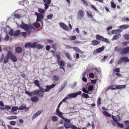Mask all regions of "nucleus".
<instances>
[{
  "mask_svg": "<svg viewBox=\"0 0 129 129\" xmlns=\"http://www.w3.org/2000/svg\"><path fill=\"white\" fill-rule=\"evenodd\" d=\"M112 117L113 121H112L111 122L114 126L121 128H123V124L118 122L120 121L121 120L119 116L117 115L116 116H114L113 115H112Z\"/></svg>",
  "mask_w": 129,
  "mask_h": 129,
  "instance_id": "f257e3e1",
  "label": "nucleus"
},
{
  "mask_svg": "<svg viewBox=\"0 0 129 129\" xmlns=\"http://www.w3.org/2000/svg\"><path fill=\"white\" fill-rule=\"evenodd\" d=\"M22 24L20 25H19L18 24H17L18 26L19 27H21L25 31H27V33L28 35H29L30 33V31L29 30L30 28L29 25L24 23L22 21Z\"/></svg>",
  "mask_w": 129,
  "mask_h": 129,
  "instance_id": "f03ea898",
  "label": "nucleus"
},
{
  "mask_svg": "<svg viewBox=\"0 0 129 129\" xmlns=\"http://www.w3.org/2000/svg\"><path fill=\"white\" fill-rule=\"evenodd\" d=\"M82 93L81 91L77 92L75 93L70 94L67 95L69 99L71 98H75L78 95H80Z\"/></svg>",
  "mask_w": 129,
  "mask_h": 129,
  "instance_id": "7ed1b4c3",
  "label": "nucleus"
},
{
  "mask_svg": "<svg viewBox=\"0 0 129 129\" xmlns=\"http://www.w3.org/2000/svg\"><path fill=\"white\" fill-rule=\"evenodd\" d=\"M84 15V11L82 10H80L78 12L77 15L78 19H81L83 17Z\"/></svg>",
  "mask_w": 129,
  "mask_h": 129,
  "instance_id": "20e7f679",
  "label": "nucleus"
},
{
  "mask_svg": "<svg viewBox=\"0 0 129 129\" xmlns=\"http://www.w3.org/2000/svg\"><path fill=\"white\" fill-rule=\"evenodd\" d=\"M35 15L37 16V19L36 21L37 22L41 21L44 18L43 16L41 14L35 12Z\"/></svg>",
  "mask_w": 129,
  "mask_h": 129,
  "instance_id": "39448f33",
  "label": "nucleus"
},
{
  "mask_svg": "<svg viewBox=\"0 0 129 129\" xmlns=\"http://www.w3.org/2000/svg\"><path fill=\"white\" fill-rule=\"evenodd\" d=\"M129 53V47L124 48L121 51L120 54H128Z\"/></svg>",
  "mask_w": 129,
  "mask_h": 129,
  "instance_id": "423d86ee",
  "label": "nucleus"
},
{
  "mask_svg": "<svg viewBox=\"0 0 129 129\" xmlns=\"http://www.w3.org/2000/svg\"><path fill=\"white\" fill-rule=\"evenodd\" d=\"M59 25L60 27L63 28L64 30L67 31L69 30V27L66 24L62 22L59 23Z\"/></svg>",
  "mask_w": 129,
  "mask_h": 129,
  "instance_id": "0eeeda50",
  "label": "nucleus"
},
{
  "mask_svg": "<svg viewBox=\"0 0 129 129\" xmlns=\"http://www.w3.org/2000/svg\"><path fill=\"white\" fill-rule=\"evenodd\" d=\"M43 110H41L37 112L33 115L32 118V119L34 120L35 119L36 117L40 115L43 112Z\"/></svg>",
  "mask_w": 129,
  "mask_h": 129,
  "instance_id": "6e6552de",
  "label": "nucleus"
},
{
  "mask_svg": "<svg viewBox=\"0 0 129 129\" xmlns=\"http://www.w3.org/2000/svg\"><path fill=\"white\" fill-rule=\"evenodd\" d=\"M56 85L55 84H53L51 85H47L46 86V89H45V92H48L50 91L51 89L54 88Z\"/></svg>",
  "mask_w": 129,
  "mask_h": 129,
  "instance_id": "1a4fd4ad",
  "label": "nucleus"
},
{
  "mask_svg": "<svg viewBox=\"0 0 129 129\" xmlns=\"http://www.w3.org/2000/svg\"><path fill=\"white\" fill-rule=\"evenodd\" d=\"M18 109V108L17 107L14 106L12 107L11 111L14 114H17V113L16 111Z\"/></svg>",
  "mask_w": 129,
  "mask_h": 129,
  "instance_id": "9d476101",
  "label": "nucleus"
},
{
  "mask_svg": "<svg viewBox=\"0 0 129 129\" xmlns=\"http://www.w3.org/2000/svg\"><path fill=\"white\" fill-rule=\"evenodd\" d=\"M104 46H102L101 48H99L96 49V51L98 53H99L102 52L105 49Z\"/></svg>",
  "mask_w": 129,
  "mask_h": 129,
  "instance_id": "9b49d317",
  "label": "nucleus"
},
{
  "mask_svg": "<svg viewBox=\"0 0 129 129\" xmlns=\"http://www.w3.org/2000/svg\"><path fill=\"white\" fill-rule=\"evenodd\" d=\"M35 94L36 95H38V96L40 97H43V95L42 94L40 93V90H34Z\"/></svg>",
  "mask_w": 129,
  "mask_h": 129,
  "instance_id": "f8f14e48",
  "label": "nucleus"
},
{
  "mask_svg": "<svg viewBox=\"0 0 129 129\" xmlns=\"http://www.w3.org/2000/svg\"><path fill=\"white\" fill-rule=\"evenodd\" d=\"M100 43L99 41L97 40H94L91 41V44L93 46L97 45L99 44Z\"/></svg>",
  "mask_w": 129,
  "mask_h": 129,
  "instance_id": "ddd939ff",
  "label": "nucleus"
},
{
  "mask_svg": "<svg viewBox=\"0 0 129 129\" xmlns=\"http://www.w3.org/2000/svg\"><path fill=\"white\" fill-rule=\"evenodd\" d=\"M120 34H118L115 35L112 39V40H114L118 39L121 36Z\"/></svg>",
  "mask_w": 129,
  "mask_h": 129,
  "instance_id": "4468645a",
  "label": "nucleus"
},
{
  "mask_svg": "<svg viewBox=\"0 0 129 129\" xmlns=\"http://www.w3.org/2000/svg\"><path fill=\"white\" fill-rule=\"evenodd\" d=\"M87 16L89 18L92 19L93 18V16L91 12L86 11Z\"/></svg>",
  "mask_w": 129,
  "mask_h": 129,
  "instance_id": "2eb2a0df",
  "label": "nucleus"
},
{
  "mask_svg": "<svg viewBox=\"0 0 129 129\" xmlns=\"http://www.w3.org/2000/svg\"><path fill=\"white\" fill-rule=\"evenodd\" d=\"M129 27L128 25H123L120 26L118 28L121 29H125Z\"/></svg>",
  "mask_w": 129,
  "mask_h": 129,
  "instance_id": "dca6fc26",
  "label": "nucleus"
},
{
  "mask_svg": "<svg viewBox=\"0 0 129 129\" xmlns=\"http://www.w3.org/2000/svg\"><path fill=\"white\" fill-rule=\"evenodd\" d=\"M8 58L7 57H5L4 58V63H7L8 61ZM4 57L3 56L2 57L0 60V62H2V61L4 60Z\"/></svg>",
  "mask_w": 129,
  "mask_h": 129,
  "instance_id": "f3484780",
  "label": "nucleus"
},
{
  "mask_svg": "<svg viewBox=\"0 0 129 129\" xmlns=\"http://www.w3.org/2000/svg\"><path fill=\"white\" fill-rule=\"evenodd\" d=\"M126 87V85H118L116 86V89H124Z\"/></svg>",
  "mask_w": 129,
  "mask_h": 129,
  "instance_id": "a211bd4d",
  "label": "nucleus"
},
{
  "mask_svg": "<svg viewBox=\"0 0 129 129\" xmlns=\"http://www.w3.org/2000/svg\"><path fill=\"white\" fill-rule=\"evenodd\" d=\"M15 51L18 53H20L22 51V48L20 47H17L15 49Z\"/></svg>",
  "mask_w": 129,
  "mask_h": 129,
  "instance_id": "6ab92c4d",
  "label": "nucleus"
},
{
  "mask_svg": "<svg viewBox=\"0 0 129 129\" xmlns=\"http://www.w3.org/2000/svg\"><path fill=\"white\" fill-rule=\"evenodd\" d=\"M67 84L66 82H64L62 84L61 86V87L59 89V92H61L63 89L64 88L65 86Z\"/></svg>",
  "mask_w": 129,
  "mask_h": 129,
  "instance_id": "aec40b11",
  "label": "nucleus"
},
{
  "mask_svg": "<svg viewBox=\"0 0 129 129\" xmlns=\"http://www.w3.org/2000/svg\"><path fill=\"white\" fill-rule=\"evenodd\" d=\"M31 100L33 102H36L39 100L37 96H34L31 98Z\"/></svg>",
  "mask_w": 129,
  "mask_h": 129,
  "instance_id": "412c9836",
  "label": "nucleus"
},
{
  "mask_svg": "<svg viewBox=\"0 0 129 129\" xmlns=\"http://www.w3.org/2000/svg\"><path fill=\"white\" fill-rule=\"evenodd\" d=\"M124 123L126 127V128L125 129H129V120L125 121Z\"/></svg>",
  "mask_w": 129,
  "mask_h": 129,
  "instance_id": "4be33fe9",
  "label": "nucleus"
},
{
  "mask_svg": "<svg viewBox=\"0 0 129 129\" xmlns=\"http://www.w3.org/2000/svg\"><path fill=\"white\" fill-rule=\"evenodd\" d=\"M13 55L11 52L9 51L8 52L7 57L9 58H10Z\"/></svg>",
  "mask_w": 129,
  "mask_h": 129,
  "instance_id": "5701e85b",
  "label": "nucleus"
},
{
  "mask_svg": "<svg viewBox=\"0 0 129 129\" xmlns=\"http://www.w3.org/2000/svg\"><path fill=\"white\" fill-rule=\"evenodd\" d=\"M53 79L54 81H58L59 79V77L58 75H55L53 76Z\"/></svg>",
  "mask_w": 129,
  "mask_h": 129,
  "instance_id": "b1692460",
  "label": "nucleus"
},
{
  "mask_svg": "<svg viewBox=\"0 0 129 129\" xmlns=\"http://www.w3.org/2000/svg\"><path fill=\"white\" fill-rule=\"evenodd\" d=\"M123 62H129V59L128 58L126 57H122Z\"/></svg>",
  "mask_w": 129,
  "mask_h": 129,
  "instance_id": "393cba45",
  "label": "nucleus"
},
{
  "mask_svg": "<svg viewBox=\"0 0 129 129\" xmlns=\"http://www.w3.org/2000/svg\"><path fill=\"white\" fill-rule=\"evenodd\" d=\"M26 105H25L22 104L18 108V110H22L26 108Z\"/></svg>",
  "mask_w": 129,
  "mask_h": 129,
  "instance_id": "a878e982",
  "label": "nucleus"
},
{
  "mask_svg": "<svg viewBox=\"0 0 129 129\" xmlns=\"http://www.w3.org/2000/svg\"><path fill=\"white\" fill-rule=\"evenodd\" d=\"M20 33V31L19 30H17L14 31V36H18L19 35Z\"/></svg>",
  "mask_w": 129,
  "mask_h": 129,
  "instance_id": "bb28decb",
  "label": "nucleus"
},
{
  "mask_svg": "<svg viewBox=\"0 0 129 129\" xmlns=\"http://www.w3.org/2000/svg\"><path fill=\"white\" fill-rule=\"evenodd\" d=\"M53 15L52 14L50 13L47 16V19L48 20H51L52 19Z\"/></svg>",
  "mask_w": 129,
  "mask_h": 129,
  "instance_id": "cd10ccee",
  "label": "nucleus"
},
{
  "mask_svg": "<svg viewBox=\"0 0 129 129\" xmlns=\"http://www.w3.org/2000/svg\"><path fill=\"white\" fill-rule=\"evenodd\" d=\"M31 43L30 42L27 43L25 45V47L26 48H28L29 47L31 48Z\"/></svg>",
  "mask_w": 129,
  "mask_h": 129,
  "instance_id": "c85d7f7f",
  "label": "nucleus"
},
{
  "mask_svg": "<svg viewBox=\"0 0 129 129\" xmlns=\"http://www.w3.org/2000/svg\"><path fill=\"white\" fill-rule=\"evenodd\" d=\"M73 50L77 52L80 53L81 52V51L80 50L78 47H73Z\"/></svg>",
  "mask_w": 129,
  "mask_h": 129,
  "instance_id": "c756f323",
  "label": "nucleus"
},
{
  "mask_svg": "<svg viewBox=\"0 0 129 129\" xmlns=\"http://www.w3.org/2000/svg\"><path fill=\"white\" fill-rule=\"evenodd\" d=\"M58 117L56 116H52V120L54 121H56L58 119Z\"/></svg>",
  "mask_w": 129,
  "mask_h": 129,
  "instance_id": "7c9ffc66",
  "label": "nucleus"
},
{
  "mask_svg": "<svg viewBox=\"0 0 129 129\" xmlns=\"http://www.w3.org/2000/svg\"><path fill=\"white\" fill-rule=\"evenodd\" d=\"M64 127L66 129L69 128H70L71 125L68 123H64Z\"/></svg>",
  "mask_w": 129,
  "mask_h": 129,
  "instance_id": "2f4dec72",
  "label": "nucleus"
},
{
  "mask_svg": "<svg viewBox=\"0 0 129 129\" xmlns=\"http://www.w3.org/2000/svg\"><path fill=\"white\" fill-rule=\"evenodd\" d=\"M43 46L40 44H37L36 48L38 49H40L43 48Z\"/></svg>",
  "mask_w": 129,
  "mask_h": 129,
  "instance_id": "473e14b6",
  "label": "nucleus"
},
{
  "mask_svg": "<svg viewBox=\"0 0 129 129\" xmlns=\"http://www.w3.org/2000/svg\"><path fill=\"white\" fill-rule=\"evenodd\" d=\"M103 113L104 115L106 116L111 117V114L108 113L107 111H105Z\"/></svg>",
  "mask_w": 129,
  "mask_h": 129,
  "instance_id": "72a5a7b5",
  "label": "nucleus"
},
{
  "mask_svg": "<svg viewBox=\"0 0 129 129\" xmlns=\"http://www.w3.org/2000/svg\"><path fill=\"white\" fill-rule=\"evenodd\" d=\"M58 63L60 66H64L65 64V62L62 60L58 61Z\"/></svg>",
  "mask_w": 129,
  "mask_h": 129,
  "instance_id": "f704fd0d",
  "label": "nucleus"
},
{
  "mask_svg": "<svg viewBox=\"0 0 129 129\" xmlns=\"http://www.w3.org/2000/svg\"><path fill=\"white\" fill-rule=\"evenodd\" d=\"M33 25L37 27H39L40 26V24L38 22H36L34 23L33 24Z\"/></svg>",
  "mask_w": 129,
  "mask_h": 129,
  "instance_id": "c9c22d12",
  "label": "nucleus"
},
{
  "mask_svg": "<svg viewBox=\"0 0 129 129\" xmlns=\"http://www.w3.org/2000/svg\"><path fill=\"white\" fill-rule=\"evenodd\" d=\"M96 39L97 40H99L102 41L103 37H102V36L100 35H97L96 36Z\"/></svg>",
  "mask_w": 129,
  "mask_h": 129,
  "instance_id": "e433bc0d",
  "label": "nucleus"
},
{
  "mask_svg": "<svg viewBox=\"0 0 129 129\" xmlns=\"http://www.w3.org/2000/svg\"><path fill=\"white\" fill-rule=\"evenodd\" d=\"M38 10L39 12L42 13H44L45 11V9L41 8H38Z\"/></svg>",
  "mask_w": 129,
  "mask_h": 129,
  "instance_id": "4c0bfd02",
  "label": "nucleus"
},
{
  "mask_svg": "<svg viewBox=\"0 0 129 129\" xmlns=\"http://www.w3.org/2000/svg\"><path fill=\"white\" fill-rule=\"evenodd\" d=\"M37 42H35L33 43H31V48H36Z\"/></svg>",
  "mask_w": 129,
  "mask_h": 129,
  "instance_id": "58836bf2",
  "label": "nucleus"
},
{
  "mask_svg": "<svg viewBox=\"0 0 129 129\" xmlns=\"http://www.w3.org/2000/svg\"><path fill=\"white\" fill-rule=\"evenodd\" d=\"M17 117V116H12L10 117H9L7 118V119L9 120H12L15 119H16Z\"/></svg>",
  "mask_w": 129,
  "mask_h": 129,
  "instance_id": "ea45409f",
  "label": "nucleus"
},
{
  "mask_svg": "<svg viewBox=\"0 0 129 129\" xmlns=\"http://www.w3.org/2000/svg\"><path fill=\"white\" fill-rule=\"evenodd\" d=\"M122 50V48H119L118 47H116L115 48L114 50L115 52H119Z\"/></svg>",
  "mask_w": 129,
  "mask_h": 129,
  "instance_id": "a19ab883",
  "label": "nucleus"
},
{
  "mask_svg": "<svg viewBox=\"0 0 129 129\" xmlns=\"http://www.w3.org/2000/svg\"><path fill=\"white\" fill-rule=\"evenodd\" d=\"M10 58L14 62L16 61L17 60V59L16 57L14 55Z\"/></svg>",
  "mask_w": 129,
  "mask_h": 129,
  "instance_id": "79ce46f5",
  "label": "nucleus"
},
{
  "mask_svg": "<svg viewBox=\"0 0 129 129\" xmlns=\"http://www.w3.org/2000/svg\"><path fill=\"white\" fill-rule=\"evenodd\" d=\"M108 57V56H104L103 58L101 60V62H104L106 61V59H107Z\"/></svg>",
  "mask_w": 129,
  "mask_h": 129,
  "instance_id": "37998d69",
  "label": "nucleus"
},
{
  "mask_svg": "<svg viewBox=\"0 0 129 129\" xmlns=\"http://www.w3.org/2000/svg\"><path fill=\"white\" fill-rule=\"evenodd\" d=\"M45 3H47L48 5H50L51 3V0H43Z\"/></svg>",
  "mask_w": 129,
  "mask_h": 129,
  "instance_id": "c03bdc74",
  "label": "nucleus"
},
{
  "mask_svg": "<svg viewBox=\"0 0 129 129\" xmlns=\"http://www.w3.org/2000/svg\"><path fill=\"white\" fill-rule=\"evenodd\" d=\"M93 87L92 85L89 86L88 88V89L89 91H92L93 90Z\"/></svg>",
  "mask_w": 129,
  "mask_h": 129,
  "instance_id": "a18cd8bd",
  "label": "nucleus"
},
{
  "mask_svg": "<svg viewBox=\"0 0 129 129\" xmlns=\"http://www.w3.org/2000/svg\"><path fill=\"white\" fill-rule=\"evenodd\" d=\"M34 83L37 86L39 87L40 86L39 82L38 80H35Z\"/></svg>",
  "mask_w": 129,
  "mask_h": 129,
  "instance_id": "49530a36",
  "label": "nucleus"
},
{
  "mask_svg": "<svg viewBox=\"0 0 129 129\" xmlns=\"http://www.w3.org/2000/svg\"><path fill=\"white\" fill-rule=\"evenodd\" d=\"M10 124L11 125L15 126L16 124V122L14 121H12L10 122Z\"/></svg>",
  "mask_w": 129,
  "mask_h": 129,
  "instance_id": "de8ad7c7",
  "label": "nucleus"
},
{
  "mask_svg": "<svg viewBox=\"0 0 129 129\" xmlns=\"http://www.w3.org/2000/svg\"><path fill=\"white\" fill-rule=\"evenodd\" d=\"M82 96L85 98H87L89 97V96L88 94L83 93L82 95Z\"/></svg>",
  "mask_w": 129,
  "mask_h": 129,
  "instance_id": "09e8293b",
  "label": "nucleus"
},
{
  "mask_svg": "<svg viewBox=\"0 0 129 129\" xmlns=\"http://www.w3.org/2000/svg\"><path fill=\"white\" fill-rule=\"evenodd\" d=\"M39 88L40 89V91L43 93H44L45 92V89H44L43 88H42L41 87H39Z\"/></svg>",
  "mask_w": 129,
  "mask_h": 129,
  "instance_id": "8fccbe9b",
  "label": "nucleus"
},
{
  "mask_svg": "<svg viewBox=\"0 0 129 129\" xmlns=\"http://www.w3.org/2000/svg\"><path fill=\"white\" fill-rule=\"evenodd\" d=\"M9 34L11 36H14L13 30H11L9 33Z\"/></svg>",
  "mask_w": 129,
  "mask_h": 129,
  "instance_id": "3c124183",
  "label": "nucleus"
},
{
  "mask_svg": "<svg viewBox=\"0 0 129 129\" xmlns=\"http://www.w3.org/2000/svg\"><path fill=\"white\" fill-rule=\"evenodd\" d=\"M102 41H104L105 42H107V43L109 42L108 40V39H106L105 38H104L103 37Z\"/></svg>",
  "mask_w": 129,
  "mask_h": 129,
  "instance_id": "603ef678",
  "label": "nucleus"
},
{
  "mask_svg": "<svg viewBox=\"0 0 129 129\" xmlns=\"http://www.w3.org/2000/svg\"><path fill=\"white\" fill-rule=\"evenodd\" d=\"M111 6L113 8H114L116 7V5L113 2L111 1Z\"/></svg>",
  "mask_w": 129,
  "mask_h": 129,
  "instance_id": "864d4df0",
  "label": "nucleus"
},
{
  "mask_svg": "<svg viewBox=\"0 0 129 129\" xmlns=\"http://www.w3.org/2000/svg\"><path fill=\"white\" fill-rule=\"evenodd\" d=\"M70 38L71 40H74L76 39V37L75 36H72L70 37Z\"/></svg>",
  "mask_w": 129,
  "mask_h": 129,
  "instance_id": "5fc2aeb1",
  "label": "nucleus"
},
{
  "mask_svg": "<svg viewBox=\"0 0 129 129\" xmlns=\"http://www.w3.org/2000/svg\"><path fill=\"white\" fill-rule=\"evenodd\" d=\"M77 85V82H74V83L72 84L71 86V88L72 89H74V88H75Z\"/></svg>",
  "mask_w": 129,
  "mask_h": 129,
  "instance_id": "6e6d98bb",
  "label": "nucleus"
},
{
  "mask_svg": "<svg viewBox=\"0 0 129 129\" xmlns=\"http://www.w3.org/2000/svg\"><path fill=\"white\" fill-rule=\"evenodd\" d=\"M124 37L125 39L126 40L129 39V35L127 34H125L124 35Z\"/></svg>",
  "mask_w": 129,
  "mask_h": 129,
  "instance_id": "4d7b16f0",
  "label": "nucleus"
},
{
  "mask_svg": "<svg viewBox=\"0 0 129 129\" xmlns=\"http://www.w3.org/2000/svg\"><path fill=\"white\" fill-rule=\"evenodd\" d=\"M89 76L90 78H93L94 77V75L93 73H91L89 74Z\"/></svg>",
  "mask_w": 129,
  "mask_h": 129,
  "instance_id": "13d9d810",
  "label": "nucleus"
},
{
  "mask_svg": "<svg viewBox=\"0 0 129 129\" xmlns=\"http://www.w3.org/2000/svg\"><path fill=\"white\" fill-rule=\"evenodd\" d=\"M67 99H69L68 95H67V96H66V97L62 100V102H65L66 101V100Z\"/></svg>",
  "mask_w": 129,
  "mask_h": 129,
  "instance_id": "bf43d9fd",
  "label": "nucleus"
},
{
  "mask_svg": "<svg viewBox=\"0 0 129 129\" xmlns=\"http://www.w3.org/2000/svg\"><path fill=\"white\" fill-rule=\"evenodd\" d=\"M123 62L122 60V57L119 59L118 61V63L120 64L121 63Z\"/></svg>",
  "mask_w": 129,
  "mask_h": 129,
  "instance_id": "052dcab7",
  "label": "nucleus"
},
{
  "mask_svg": "<svg viewBox=\"0 0 129 129\" xmlns=\"http://www.w3.org/2000/svg\"><path fill=\"white\" fill-rule=\"evenodd\" d=\"M66 56L69 59H71V57L70 54L68 53H67L66 54Z\"/></svg>",
  "mask_w": 129,
  "mask_h": 129,
  "instance_id": "680f3d73",
  "label": "nucleus"
},
{
  "mask_svg": "<svg viewBox=\"0 0 129 129\" xmlns=\"http://www.w3.org/2000/svg\"><path fill=\"white\" fill-rule=\"evenodd\" d=\"M101 98L100 97L99 98L98 100L97 101L98 104V105H99L101 104Z\"/></svg>",
  "mask_w": 129,
  "mask_h": 129,
  "instance_id": "e2e57ef3",
  "label": "nucleus"
},
{
  "mask_svg": "<svg viewBox=\"0 0 129 129\" xmlns=\"http://www.w3.org/2000/svg\"><path fill=\"white\" fill-rule=\"evenodd\" d=\"M49 5H48L47 3H45L44 4V5L45 6V9L46 10L49 7Z\"/></svg>",
  "mask_w": 129,
  "mask_h": 129,
  "instance_id": "0e129e2a",
  "label": "nucleus"
},
{
  "mask_svg": "<svg viewBox=\"0 0 129 129\" xmlns=\"http://www.w3.org/2000/svg\"><path fill=\"white\" fill-rule=\"evenodd\" d=\"M25 93L27 94L28 95L30 96H31V92H29L27 91H25Z\"/></svg>",
  "mask_w": 129,
  "mask_h": 129,
  "instance_id": "69168bd1",
  "label": "nucleus"
},
{
  "mask_svg": "<svg viewBox=\"0 0 129 129\" xmlns=\"http://www.w3.org/2000/svg\"><path fill=\"white\" fill-rule=\"evenodd\" d=\"M70 127L72 129H76L77 128V127L76 126L73 125H71Z\"/></svg>",
  "mask_w": 129,
  "mask_h": 129,
  "instance_id": "338daca9",
  "label": "nucleus"
},
{
  "mask_svg": "<svg viewBox=\"0 0 129 129\" xmlns=\"http://www.w3.org/2000/svg\"><path fill=\"white\" fill-rule=\"evenodd\" d=\"M65 46L66 48L68 49H72L73 48V47H72L70 45H66Z\"/></svg>",
  "mask_w": 129,
  "mask_h": 129,
  "instance_id": "774afa93",
  "label": "nucleus"
}]
</instances>
